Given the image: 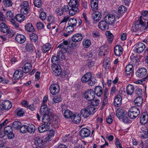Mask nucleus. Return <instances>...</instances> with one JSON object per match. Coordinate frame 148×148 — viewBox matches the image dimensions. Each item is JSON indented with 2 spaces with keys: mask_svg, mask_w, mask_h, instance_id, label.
Here are the masks:
<instances>
[{
  "mask_svg": "<svg viewBox=\"0 0 148 148\" xmlns=\"http://www.w3.org/2000/svg\"><path fill=\"white\" fill-rule=\"evenodd\" d=\"M126 11V8L123 5L120 6L118 9V13L121 15L125 13Z\"/></svg>",
  "mask_w": 148,
  "mask_h": 148,
  "instance_id": "obj_53",
  "label": "nucleus"
},
{
  "mask_svg": "<svg viewBox=\"0 0 148 148\" xmlns=\"http://www.w3.org/2000/svg\"><path fill=\"white\" fill-rule=\"evenodd\" d=\"M77 22V21L76 19L72 18L69 19L68 22V24L69 25L74 27L76 25Z\"/></svg>",
  "mask_w": 148,
  "mask_h": 148,
  "instance_id": "obj_48",
  "label": "nucleus"
},
{
  "mask_svg": "<svg viewBox=\"0 0 148 148\" xmlns=\"http://www.w3.org/2000/svg\"><path fill=\"white\" fill-rule=\"evenodd\" d=\"M27 126L26 125H23L21 126L20 128V132L22 133H25L27 131Z\"/></svg>",
  "mask_w": 148,
  "mask_h": 148,
  "instance_id": "obj_62",
  "label": "nucleus"
},
{
  "mask_svg": "<svg viewBox=\"0 0 148 148\" xmlns=\"http://www.w3.org/2000/svg\"><path fill=\"white\" fill-rule=\"evenodd\" d=\"M147 70L144 68H141L139 69L136 73L137 77L141 78L145 76L147 74Z\"/></svg>",
  "mask_w": 148,
  "mask_h": 148,
  "instance_id": "obj_14",
  "label": "nucleus"
},
{
  "mask_svg": "<svg viewBox=\"0 0 148 148\" xmlns=\"http://www.w3.org/2000/svg\"><path fill=\"white\" fill-rule=\"evenodd\" d=\"M65 59H62L58 55V53H57V56H53L51 59V62L54 64V66L55 65H59V60H62Z\"/></svg>",
  "mask_w": 148,
  "mask_h": 148,
  "instance_id": "obj_24",
  "label": "nucleus"
},
{
  "mask_svg": "<svg viewBox=\"0 0 148 148\" xmlns=\"http://www.w3.org/2000/svg\"><path fill=\"white\" fill-rule=\"evenodd\" d=\"M31 40L34 42H36L38 39L37 36L34 33H32L30 34Z\"/></svg>",
  "mask_w": 148,
  "mask_h": 148,
  "instance_id": "obj_54",
  "label": "nucleus"
},
{
  "mask_svg": "<svg viewBox=\"0 0 148 148\" xmlns=\"http://www.w3.org/2000/svg\"><path fill=\"white\" fill-rule=\"evenodd\" d=\"M3 3L4 6L6 7H10L12 5V2L10 0H3Z\"/></svg>",
  "mask_w": 148,
  "mask_h": 148,
  "instance_id": "obj_60",
  "label": "nucleus"
},
{
  "mask_svg": "<svg viewBox=\"0 0 148 148\" xmlns=\"http://www.w3.org/2000/svg\"><path fill=\"white\" fill-rule=\"evenodd\" d=\"M138 18H140L142 21L144 20L148 27V11L145 10L141 12V16Z\"/></svg>",
  "mask_w": 148,
  "mask_h": 148,
  "instance_id": "obj_17",
  "label": "nucleus"
},
{
  "mask_svg": "<svg viewBox=\"0 0 148 148\" xmlns=\"http://www.w3.org/2000/svg\"><path fill=\"white\" fill-rule=\"evenodd\" d=\"M125 112H127L124 111L122 109H118L116 111V116L119 119H121L124 115Z\"/></svg>",
  "mask_w": 148,
  "mask_h": 148,
  "instance_id": "obj_44",
  "label": "nucleus"
},
{
  "mask_svg": "<svg viewBox=\"0 0 148 148\" xmlns=\"http://www.w3.org/2000/svg\"><path fill=\"white\" fill-rule=\"evenodd\" d=\"M68 43L67 40H64L58 47L59 49L58 51V55L62 59H65L64 54L69 52Z\"/></svg>",
  "mask_w": 148,
  "mask_h": 148,
  "instance_id": "obj_2",
  "label": "nucleus"
},
{
  "mask_svg": "<svg viewBox=\"0 0 148 148\" xmlns=\"http://www.w3.org/2000/svg\"><path fill=\"white\" fill-rule=\"evenodd\" d=\"M115 145L117 148H120L122 147L119 139L118 137H116L115 138Z\"/></svg>",
  "mask_w": 148,
  "mask_h": 148,
  "instance_id": "obj_61",
  "label": "nucleus"
},
{
  "mask_svg": "<svg viewBox=\"0 0 148 148\" xmlns=\"http://www.w3.org/2000/svg\"><path fill=\"white\" fill-rule=\"evenodd\" d=\"M42 121L43 124L38 128V130L40 133L47 131L49 129V125L51 123V119L48 115L45 116L42 118Z\"/></svg>",
  "mask_w": 148,
  "mask_h": 148,
  "instance_id": "obj_3",
  "label": "nucleus"
},
{
  "mask_svg": "<svg viewBox=\"0 0 148 148\" xmlns=\"http://www.w3.org/2000/svg\"><path fill=\"white\" fill-rule=\"evenodd\" d=\"M85 98L88 101L93 100L95 97L94 91L91 89L87 90L84 93Z\"/></svg>",
  "mask_w": 148,
  "mask_h": 148,
  "instance_id": "obj_8",
  "label": "nucleus"
},
{
  "mask_svg": "<svg viewBox=\"0 0 148 148\" xmlns=\"http://www.w3.org/2000/svg\"><path fill=\"white\" fill-rule=\"evenodd\" d=\"M71 119L75 123H78L80 122L81 119L80 115L79 114H73Z\"/></svg>",
  "mask_w": 148,
  "mask_h": 148,
  "instance_id": "obj_27",
  "label": "nucleus"
},
{
  "mask_svg": "<svg viewBox=\"0 0 148 148\" xmlns=\"http://www.w3.org/2000/svg\"><path fill=\"white\" fill-rule=\"evenodd\" d=\"M92 77L91 73H88L82 77L81 80L83 83H86L90 80Z\"/></svg>",
  "mask_w": 148,
  "mask_h": 148,
  "instance_id": "obj_28",
  "label": "nucleus"
},
{
  "mask_svg": "<svg viewBox=\"0 0 148 148\" xmlns=\"http://www.w3.org/2000/svg\"><path fill=\"white\" fill-rule=\"evenodd\" d=\"M51 48V45L49 43H47L43 45L42 47V50L43 52L46 53Z\"/></svg>",
  "mask_w": 148,
  "mask_h": 148,
  "instance_id": "obj_40",
  "label": "nucleus"
},
{
  "mask_svg": "<svg viewBox=\"0 0 148 148\" xmlns=\"http://www.w3.org/2000/svg\"><path fill=\"white\" fill-rule=\"evenodd\" d=\"M13 130L12 128L10 126H7L4 129V133L7 135L9 139H12L14 137V135L13 133Z\"/></svg>",
  "mask_w": 148,
  "mask_h": 148,
  "instance_id": "obj_11",
  "label": "nucleus"
},
{
  "mask_svg": "<svg viewBox=\"0 0 148 148\" xmlns=\"http://www.w3.org/2000/svg\"><path fill=\"white\" fill-rule=\"evenodd\" d=\"M91 43L90 41L88 39H84L82 42L83 46L85 48L88 47L90 45Z\"/></svg>",
  "mask_w": 148,
  "mask_h": 148,
  "instance_id": "obj_49",
  "label": "nucleus"
},
{
  "mask_svg": "<svg viewBox=\"0 0 148 148\" xmlns=\"http://www.w3.org/2000/svg\"><path fill=\"white\" fill-rule=\"evenodd\" d=\"M128 115L130 119H134L136 118L140 114L139 109L136 107H132L128 110Z\"/></svg>",
  "mask_w": 148,
  "mask_h": 148,
  "instance_id": "obj_6",
  "label": "nucleus"
},
{
  "mask_svg": "<svg viewBox=\"0 0 148 148\" xmlns=\"http://www.w3.org/2000/svg\"><path fill=\"white\" fill-rule=\"evenodd\" d=\"M33 45L31 43L28 42L27 43L25 49L27 52H28L31 53H32L34 49Z\"/></svg>",
  "mask_w": 148,
  "mask_h": 148,
  "instance_id": "obj_35",
  "label": "nucleus"
},
{
  "mask_svg": "<svg viewBox=\"0 0 148 148\" xmlns=\"http://www.w3.org/2000/svg\"><path fill=\"white\" fill-rule=\"evenodd\" d=\"M21 12L23 14H27L30 11V5L27 1H22L20 5Z\"/></svg>",
  "mask_w": 148,
  "mask_h": 148,
  "instance_id": "obj_5",
  "label": "nucleus"
},
{
  "mask_svg": "<svg viewBox=\"0 0 148 148\" xmlns=\"http://www.w3.org/2000/svg\"><path fill=\"white\" fill-rule=\"evenodd\" d=\"M15 18L18 21L22 22L25 19V16L22 14H18L15 16Z\"/></svg>",
  "mask_w": 148,
  "mask_h": 148,
  "instance_id": "obj_46",
  "label": "nucleus"
},
{
  "mask_svg": "<svg viewBox=\"0 0 148 148\" xmlns=\"http://www.w3.org/2000/svg\"><path fill=\"white\" fill-rule=\"evenodd\" d=\"M53 73L56 76L60 75L61 73V70L59 65H55L52 68Z\"/></svg>",
  "mask_w": 148,
  "mask_h": 148,
  "instance_id": "obj_21",
  "label": "nucleus"
},
{
  "mask_svg": "<svg viewBox=\"0 0 148 148\" xmlns=\"http://www.w3.org/2000/svg\"><path fill=\"white\" fill-rule=\"evenodd\" d=\"M73 114L72 112L67 109L64 111L63 113V116L66 118L71 119Z\"/></svg>",
  "mask_w": 148,
  "mask_h": 148,
  "instance_id": "obj_38",
  "label": "nucleus"
},
{
  "mask_svg": "<svg viewBox=\"0 0 148 148\" xmlns=\"http://www.w3.org/2000/svg\"><path fill=\"white\" fill-rule=\"evenodd\" d=\"M139 135L141 138L143 139L147 138L148 137V133L147 131V132L145 131H143L142 132H141L140 134H139Z\"/></svg>",
  "mask_w": 148,
  "mask_h": 148,
  "instance_id": "obj_57",
  "label": "nucleus"
},
{
  "mask_svg": "<svg viewBox=\"0 0 148 148\" xmlns=\"http://www.w3.org/2000/svg\"><path fill=\"white\" fill-rule=\"evenodd\" d=\"M62 99L60 95H58L54 97L53 99V101L56 103H58L61 101Z\"/></svg>",
  "mask_w": 148,
  "mask_h": 148,
  "instance_id": "obj_56",
  "label": "nucleus"
},
{
  "mask_svg": "<svg viewBox=\"0 0 148 148\" xmlns=\"http://www.w3.org/2000/svg\"><path fill=\"white\" fill-rule=\"evenodd\" d=\"M143 102V97L141 96H138L134 100V105L136 106H140Z\"/></svg>",
  "mask_w": 148,
  "mask_h": 148,
  "instance_id": "obj_32",
  "label": "nucleus"
},
{
  "mask_svg": "<svg viewBox=\"0 0 148 148\" xmlns=\"http://www.w3.org/2000/svg\"><path fill=\"white\" fill-rule=\"evenodd\" d=\"M97 110L94 106H88L81 111V114L85 118H87L90 115H92Z\"/></svg>",
  "mask_w": 148,
  "mask_h": 148,
  "instance_id": "obj_4",
  "label": "nucleus"
},
{
  "mask_svg": "<svg viewBox=\"0 0 148 148\" xmlns=\"http://www.w3.org/2000/svg\"><path fill=\"white\" fill-rule=\"evenodd\" d=\"M104 19L110 25L112 24L115 20V17L112 14H108L105 17Z\"/></svg>",
  "mask_w": 148,
  "mask_h": 148,
  "instance_id": "obj_18",
  "label": "nucleus"
},
{
  "mask_svg": "<svg viewBox=\"0 0 148 148\" xmlns=\"http://www.w3.org/2000/svg\"><path fill=\"white\" fill-rule=\"evenodd\" d=\"M52 112L51 109L47 107V106H44L41 107L40 110V113L44 115L42 118L46 115H51Z\"/></svg>",
  "mask_w": 148,
  "mask_h": 148,
  "instance_id": "obj_10",
  "label": "nucleus"
},
{
  "mask_svg": "<svg viewBox=\"0 0 148 148\" xmlns=\"http://www.w3.org/2000/svg\"><path fill=\"white\" fill-rule=\"evenodd\" d=\"M25 29L28 32H32L34 30V27L32 23H28L25 26Z\"/></svg>",
  "mask_w": 148,
  "mask_h": 148,
  "instance_id": "obj_47",
  "label": "nucleus"
},
{
  "mask_svg": "<svg viewBox=\"0 0 148 148\" xmlns=\"http://www.w3.org/2000/svg\"><path fill=\"white\" fill-rule=\"evenodd\" d=\"M90 130L86 127L82 128L80 131V135L82 138L88 137L90 134Z\"/></svg>",
  "mask_w": 148,
  "mask_h": 148,
  "instance_id": "obj_12",
  "label": "nucleus"
},
{
  "mask_svg": "<svg viewBox=\"0 0 148 148\" xmlns=\"http://www.w3.org/2000/svg\"><path fill=\"white\" fill-rule=\"evenodd\" d=\"M126 90L127 94L131 95L133 93L134 91V87L132 84H129L127 86Z\"/></svg>",
  "mask_w": 148,
  "mask_h": 148,
  "instance_id": "obj_31",
  "label": "nucleus"
},
{
  "mask_svg": "<svg viewBox=\"0 0 148 148\" xmlns=\"http://www.w3.org/2000/svg\"><path fill=\"white\" fill-rule=\"evenodd\" d=\"M110 59L109 58H105L103 60V65L106 70H108L110 67Z\"/></svg>",
  "mask_w": 148,
  "mask_h": 148,
  "instance_id": "obj_33",
  "label": "nucleus"
},
{
  "mask_svg": "<svg viewBox=\"0 0 148 148\" xmlns=\"http://www.w3.org/2000/svg\"><path fill=\"white\" fill-rule=\"evenodd\" d=\"M21 125V123L18 121H14L12 125V126L15 129H19Z\"/></svg>",
  "mask_w": 148,
  "mask_h": 148,
  "instance_id": "obj_51",
  "label": "nucleus"
},
{
  "mask_svg": "<svg viewBox=\"0 0 148 148\" xmlns=\"http://www.w3.org/2000/svg\"><path fill=\"white\" fill-rule=\"evenodd\" d=\"M34 4L35 6L40 8L42 5V3L40 0H35L34 2Z\"/></svg>",
  "mask_w": 148,
  "mask_h": 148,
  "instance_id": "obj_64",
  "label": "nucleus"
},
{
  "mask_svg": "<svg viewBox=\"0 0 148 148\" xmlns=\"http://www.w3.org/2000/svg\"><path fill=\"white\" fill-rule=\"evenodd\" d=\"M110 24L104 19L101 21L99 23L98 26L99 29L102 30H106L108 29Z\"/></svg>",
  "mask_w": 148,
  "mask_h": 148,
  "instance_id": "obj_13",
  "label": "nucleus"
},
{
  "mask_svg": "<svg viewBox=\"0 0 148 148\" xmlns=\"http://www.w3.org/2000/svg\"><path fill=\"white\" fill-rule=\"evenodd\" d=\"M135 49L137 53H140L142 52L145 49V46L144 44L139 42L135 45Z\"/></svg>",
  "mask_w": 148,
  "mask_h": 148,
  "instance_id": "obj_16",
  "label": "nucleus"
},
{
  "mask_svg": "<svg viewBox=\"0 0 148 148\" xmlns=\"http://www.w3.org/2000/svg\"><path fill=\"white\" fill-rule=\"evenodd\" d=\"M102 87L99 86H97L94 89L95 94L98 97H101L103 93Z\"/></svg>",
  "mask_w": 148,
  "mask_h": 148,
  "instance_id": "obj_29",
  "label": "nucleus"
},
{
  "mask_svg": "<svg viewBox=\"0 0 148 148\" xmlns=\"http://www.w3.org/2000/svg\"><path fill=\"white\" fill-rule=\"evenodd\" d=\"M114 50L115 56H119L122 54L123 49L121 45H117L115 46Z\"/></svg>",
  "mask_w": 148,
  "mask_h": 148,
  "instance_id": "obj_15",
  "label": "nucleus"
},
{
  "mask_svg": "<svg viewBox=\"0 0 148 148\" xmlns=\"http://www.w3.org/2000/svg\"><path fill=\"white\" fill-rule=\"evenodd\" d=\"M32 68V65L30 63L27 62L22 67V72L25 73L29 72Z\"/></svg>",
  "mask_w": 148,
  "mask_h": 148,
  "instance_id": "obj_20",
  "label": "nucleus"
},
{
  "mask_svg": "<svg viewBox=\"0 0 148 148\" xmlns=\"http://www.w3.org/2000/svg\"><path fill=\"white\" fill-rule=\"evenodd\" d=\"M106 35L107 39L109 43H111L113 39V36L109 31H107L106 32Z\"/></svg>",
  "mask_w": 148,
  "mask_h": 148,
  "instance_id": "obj_42",
  "label": "nucleus"
},
{
  "mask_svg": "<svg viewBox=\"0 0 148 148\" xmlns=\"http://www.w3.org/2000/svg\"><path fill=\"white\" fill-rule=\"evenodd\" d=\"M107 53V49L104 46H102L99 49V55L100 56H105Z\"/></svg>",
  "mask_w": 148,
  "mask_h": 148,
  "instance_id": "obj_36",
  "label": "nucleus"
},
{
  "mask_svg": "<svg viewBox=\"0 0 148 148\" xmlns=\"http://www.w3.org/2000/svg\"><path fill=\"white\" fill-rule=\"evenodd\" d=\"M23 76V72L21 70H16L13 74V78L15 80L18 79Z\"/></svg>",
  "mask_w": 148,
  "mask_h": 148,
  "instance_id": "obj_26",
  "label": "nucleus"
},
{
  "mask_svg": "<svg viewBox=\"0 0 148 148\" xmlns=\"http://www.w3.org/2000/svg\"><path fill=\"white\" fill-rule=\"evenodd\" d=\"M133 66L131 64H129L127 65L125 68V72L126 74L129 75L132 74L134 70Z\"/></svg>",
  "mask_w": 148,
  "mask_h": 148,
  "instance_id": "obj_30",
  "label": "nucleus"
},
{
  "mask_svg": "<svg viewBox=\"0 0 148 148\" xmlns=\"http://www.w3.org/2000/svg\"><path fill=\"white\" fill-rule=\"evenodd\" d=\"M140 121L142 124H146L148 121V116L143 114L141 115L140 118Z\"/></svg>",
  "mask_w": 148,
  "mask_h": 148,
  "instance_id": "obj_39",
  "label": "nucleus"
},
{
  "mask_svg": "<svg viewBox=\"0 0 148 148\" xmlns=\"http://www.w3.org/2000/svg\"><path fill=\"white\" fill-rule=\"evenodd\" d=\"M0 30L3 33H5L9 34L10 36L11 37L13 36L14 35L11 29H10L4 22H3L0 24Z\"/></svg>",
  "mask_w": 148,
  "mask_h": 148,
  "instance_id": "obj_7",
  "label": "nucleus"
},
{
  "mask_svg": "<svg viewBox=\"0 0 148 148\" xmlns=\"http://www.w3.org/2000/svg\"><path fill=\"white\" fill-rule=\"evenodd\" d=\"M43 140L42 138L39 136H37L35 139L34 143L36 146H42V145Z\"/></svg>",
  "mask_w": 148,
  "mask_h": 148,
  "instance_id": "obj_41",
  "label": "nucleus"
},
{
  "mask_svg": "<svg viewBox=\"0 0 148 148\" xmlns=\"http://www.w3.org/2000/svg\"><path fill=\"white\" fill-rule=\"evenodd\" d=\"M74 30V27L69 25L66 29V31L67 33L71 34Z\"/></svg>",
  "mask_w": 148,
  "mask_h": 148,
  "instance_id": "obj_59",
  "label": "nucleus"
},
{
  "mask_svg": "<svg viewBox=\"0 0 148 148\" xmlns=\"http://www.w3.org/2000/svg\"><path fill=\"white\" fill-rule=\"evenodd\" d=\"M35 127L33 124H29L27 126V132L30 133H34L35 131Z\"/></svg>",
  "mask_w": 148,
  "mask_h": 148,
  "instance_id": "obj_52",
  "label": "nucleus"
},
{
  "mask_svg": "<svg viewBox=\"0 0 148 148\" xmlns=\"http://www.w3.org/2000/svg\"><path fill=\"white\" fill-rule=\"evenodd\" d=\"M128 114L127 112H125L124 115L121 119L123 122L125 123H129L130 120L128 117Z\"/></svg>",
  "mask_w": 148,
  "mask_h": 148,
  "instance_id": "obj_50",
  "label": "nucleus"
},
{
  "mask_svg": "<svg viewBox=\"0 0 148 148\" xmlns=\"http://www.w3.org/2000/svg\"><path fill=\"white\" fill-rule=\"evenodd\" d=\"M50 93L53 95H55L58 94L60 90V86L57 84H52L49 87Z\"/></svg>",
  "mask_w": 148,
  "mask_h": 148,
  "instance_id": "obj_9",
  "label": "nucleus"
},
{
  "mask_svg": "<svg viewBox=\"0 0 148 148\" xmlns=\"http://www.w3.org/2000/svg\"><path fill=\"white\" fill-rule=\"evenodd\" d=\"M134 25L132 27V30L138 33H141L148 27L146 26V22L140 18H136Z\"/></svg>",
  "mask_w": 148,
  "mask_h": 148,
  "instance_id": "obj_1",
  "label": "nucleus"
},
{
  "mask_svg": "<svg viewBox=\"0 0 148 148\" xmlns=\"http://www.w3.org/2000/svg\"><path fill=\"white\" fill-rule=\"evenodd\" d=\"M67 42H68L69 47L71 49H74L76 46V44L75 42L73 41L68 40Z\"/></svg>",
  "mask_w": 148,
  "mask_h": 148,
  "instance_id": "obj_58",
  "label": "nucleus"
},
{
  "mask_svg": "<svg viewBox=\"0 0 148 148\" xmlns=\"http://www.w3.org/2000/svg\"><path fill=\"white\" fill-rule=\"evenodd\" d=\"M122 98L121 96L118 95L116 96L115 97L114 104L115 106L119 107L120 106L121 104Z\"/></svg>",
  "mask_w": 148,
  "mask_h": 148,
  "instance_id": "obj_22",
  "label": "nucleus"
},
{
  "mask_svg": "<svg viewBox=\"0 0 148 148\" xmlns=\"http://www.w3.org/2000/svg\"><path fill=\"white\" fill-rule=\"evenodd\" d=\"M78 11V9L77 8H71L69 10V13L70 16H73Z\"/></svg>",
  "mask_w": 148,
  "mask_h": 148,
  "instance_id": "obj_55",
  "label": "nucleus"
},
{
  "mask_svg": "<svg viewBox=\"0 0 148 148\" xmlns=\"http://www.w3.org/2000/svg\"><path fill=\"white\" fill-rule=\"evenodd\" d=\"M47 21L51 23V24H54L57 22L56 18L53 15H50L47 17Z\"/></svg>",
  "mask_w": 148,
  "mask_h": 148,
  "instance_id": "obj_43",
  "label": "nucleus"
},
{
  "mask_svg": "<svg viewBox=\"0 0 148 148\" xmlns=\"http://www.w3.org/2000/svg\"><path fill=\"white\" fill-rule=\"evenodd\" d=\"M15 40L18 43L22 44L25 41L26 38L25 36L21 34H18L16 36Z\"/></svg>",
  "mask_w": 148,
  "mask_h": 148,
  "instance_id": "obj_23",
  "label": "nucleus"
},
{
  "mask_svg": "<svg viewBox=\"0 0 148 148\" xmlns=\"http://www.w3.org/2000/svg\"><path fill=\"white\" fill-rule=\"evenodd\" d=\"M39 17L41 20H45L46 17V13L45 12H41L39 15Z\"/></svg>",
  "mask_w": 148,
  "mask_h": 148,
  "instance_id": "obj_63",
  "label": "nucleus"
},
{
  "mask_svg": "<svg viewBox=\"0 0 148 148\" xmlns=\"http://www.w3.org/2000/svg\"><path fill=\"white\" fill-rule=\"evenodd\" d=\"M83 38L82 35L79 34H75L72 37V40L74 42H79Z\"/></svg>",
  "mask_w": 148,
  "mask_h": 148,
  "instance_id": "obj_25",
  "label": "nucleus"
},
{
  "mask_svg": "<svg viewBox=\"0 0 148 148\" xmlns=\"http://www.w3.org/2000/svg\"><path fill=\"white\" fill-rule=\"evenodd\" d=\"M12 104L10 101L5 100L4 101L1 105L2 107L5 110L10 109L12 107Z\"/></svg>",
  "mask_w": 148,
  "mask_h": 148,
  "instance_id": "obj_19",
  "label": "nucleus"
},
{
  "mask_svg": "<svg viewBox=\"0 0 148 148\" xmlns=\"http://www.w3.org/2000/svg\"><path fill=\"white\" fill-rule=\"evenodd\" d=\"M92 19L95 21H97L99 20L101 17V13L98 11H96L92 14Z\"/></svg>",
  "mask_w": 148,
  "mask_h": 148,
  "instance_id": "obj_34",
  "label": "nucleus"
},
{
  "mask_svg": "<svg viewBox=\"0 0 148 148\" xmlns=\"http://www.w3.org/2000/svg\"><path fill=\"white\" fill-rule=\"evenodd\" d=\"M69 4V6L71 8H78L79 3L77 0H70Z\"/></svg>",
  "mask_w": 148,
  "mask_h": 148,
  "instance_id": "obj_37",
  "label": "nucleus"
},
{
  "mask_svg": "<svg viewBox=\"0 0 148 148\" xmlns=\"http://www.w3.org/2000/svg\"><path fill=\"white\" fill-rule=\"evenodd\" d=\"M91 6L94 10H97L98 8V1L97 0H92L91 2Z\"/></svg>",
  "mask_w": 148,
  "mask_h": 148,
  "instance_id": "obj_45",
  "label": "nucleus"
}]
</instances>
